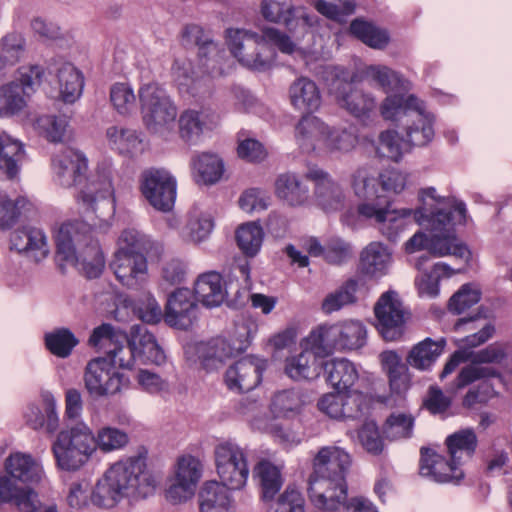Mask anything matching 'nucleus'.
Returning a JSON list of instances; mask_svg holds the SVG:
<instances>
[{
    "instance_id": "nucleus-11",
    "label": "nucleus",
    "mask_w": 512,
    "mask_h": 512,
    "mask_svg": "<svg viewBox=\"0 0 512 512\" xmlns=\"http://www.w3.org/2000/svg\"><path fill=\"white\" fill-rule=\"evenodd\" d=\"M43 74V68L38 65L23 68L19 79L0 86V117H11L24 110Z\"/></svg>"
},
{
    "instance_id": "nucleus-58",
    "label": "nucleus",
    "mask_w": 512,
    "mask_h": 512,
    "mask_svg": "<svg viewBox=\"0 0 512 512\" xmlns=\"http://www.w3.org/2000/svg\"><path fill=\"white\" fill-rule=\"evenodd\" d=\"M481 290L474 283H466L452 295L449 300V311L454 314H462L470 307L477 304L481 299Z\"/></svg>"
},
{
    "instance_id": "nucleus-25",
    "label": "nucleus",
    "mask_w": 512,
    "mask_h": 512,
    "mask_svg": "<svg viewBox=\"0 0 512 512\" xmlns=\"http://www.w3.org/2000/svg\"><path fill=\"white\" fill-rule=\"evenodd\" d=\"M10 249L35 262L45 259L50 252L45 232L33 226H24L14 230L10 235Z\"/></svg>"
},
{
    "instance_id": "nucleus-7",
    "label": "nucleus",
    "mask_w": 512,
    "mask_h": 512,
    "mask_svg": "<svg viewBox=\"0 0 512 512\" xmlns=\"http://www.w3.org/2000/svg\"><path fill=\"white\" fill-rule=\"evenodd\" d=\"M512 374V344L495 342L471 356V364L463 367L455 379V388L489 378H502L501 370Z\"/></svg>"
},
{
    "instance_id": "nucleus-13",
    "label": "nucleus",
    "mask_w": 512,
    "mask_h": 512,
    "mask_svg": "<svg viewBox=\"0 0 512 512\" xmlns=\"http://www.w3.org/2000/svg\"><path fill=\"white\" fill-rule=\"evenodd\" d=\"M214 457L221 484L232 490L243 488L249 476L246 450L235 442L225 441L215 447Z\"/></svg>"
},
{
    "instance_id": "nucleus-53",
    "label": "nucleus",
    "mask_w": 512,
    "mask_h": 512,
    "mask_svg": "<svg viewBox=\"0 0 512 512\" xmlns=\"http://www.w3.org/2000/svg\"><path fill=\"white\" fill-rule=\"evenodd\" d=\"M318 366L316 357L306 349L286 360L285 372L294 380L312 379L318 375Z\"/></svg>"
},
{
    "instance_id": "nucleus-8",
    "label": "nucleus",
    "mask_w": 512,
    "mask_h": 512,
    "mask_svg": "<svg viewBox=\"0 0 512 512\" xmlns=\"http://www.w3.org/2000/svg\"><path fill=\"white\" fill-rule=\"evenodd\" d=\"M94 449L93 431L83 422L61 431L52 445L57 466L66 471L79 469L87 462Z\"/></svg>"
},
{
    "instance_id": "nucleus-42",
    "label": "nucleus",
    "mask_w": 512,
    "mask_h": 512,
    "mask_svg": "<svg viewBox=\"0 0 512 512\" xmlns=\"http://www.w3.org/2000/svg\"><path fill=\"white\" fill-rule=\"evenodd\" d=\"M363 74L366 79L374 82L385 92L395 91V95L403 96L401 92L410 88V83L407 80L387 66L370 65L364 69Z\"/></svg>"
},
{
    "instance_id": "nucleus-34",
    "label": "nucleus",
    "mask_w": 512,
    "mask_h": 512,
    "mask_svg": "<svg viewBox=\"0 0 512 512\" xmlns=\"http://www.w3.org/2000/svg\"><path fill=\"white\" fill-rule=\"evenodd\" d=\"M392 262V253L381 242L369 243L360 254V269L363 274L379 278L388 272Z\"/></svg>"
},
{
    "instance_id": "nucleus-49",
    "label": "nucleus",
    "mask_w": 512,
    "mask_h": 512,
    "mask_svg": "<svg viewBox=\"0 0 512 512\" xmlns=\"http://www.w3.org/2000/svg\"><path fill=\"white\" fill-rule=\"evenodd\" d=\"M350 31L357 39L373 49L382 50L390 42L387 30L362 19L352 21Z\"/></svg>"
},
{
    "instance_id": "nucleus-44",
    "label": "nucleus",
    "mask_w": 512,
    "mask_h": 512,
    "mask_svg": "<svg viewBox=\"0 0 512 512\" xmlns=\"http://www.w3.org/2000/svg\"><path fill=\"white\" fill-rule=\"evenodd\" d=\"M193 172L196 174L197 181L204 184H215L224 173V163L222 159L212 153H201L191 159Z\"/></svg>"
},
{
    "instance_id": "nucleus-30",
    "label": "nucleus",
    "mask_w": 512,
    "mask_h": 512,
    "mask_svg": "<svg viewBox=\"0 0 512 512\" xmlns=\"http://www.w3.org/2000/svg\"><path fill=\"white\" fill-rule=\"evenodd\" d=\"M8 473L0 475V505L13 504L21 512H35L40 506L38 493L27 486H19Z\"/></svg>"
},
{
    "instance_id": "nucleus-50",
    "label": "nucleus",
    "mask_w": 512,
    "mask_h": 512,
    "mask_svg": "<svg viewBox=\"0 0 512 512\" xmlns=\"http://www.w3.org/2000/svg\"><path fill=\"white\" fill-rule=\"evenodd\" d=\"M255 476L259 479L262 498L270 501L279 492L283 485L280 470L269 461H260L255 469Z\"/></svg>"
},
{
    "instance_id": "nucleus-26",
    "label": "nucleus",
    "mask_w": 512,
    "mask_h": 512,
    "mask_svg": "<svg viewBox=\"0 0 512 512\" xmlns=\"http://www.w3.org/2000/svg\"><path fill=\"white\" fill-rule=\"evenodd\" d=\"M240 285H234L230 279L223 285L222 277L218 272L209 271L198 276L194 284V296L206 307L219 306L226 295L237 294Z\"/></svg>"
},
{
    "instance_id": "nucleus-60",
    "label": "nucleus",
    "mask_w": 512,
    "mask_h": 512,
    "mask_svg": "<svg viewBox=\"0 0 512 512\" xmlns=\"http://www.w3.org/2000/svg\"><path fill=\"white\" fill-rule=\"evenodd\" d=\"M343 420H355L369 411L371 398L357 390L344 391Z\"/></svg>"
},
{
    "instance_id": "nucleus-18",
    "label": "nucleus",
    "mask_w": 512,
    "mask_h": 512,
    "mask_svg": "<svg viewBox=\"0 0 512 512\" xmlns=\"http://www.w3.org/2000/svg\"><path fill=\"white\" fill-rule=\"evenodd\" d=\"M105 354L98 358H106L107 366L118 368H131L138 356L128 344L126 333L116 330L109 324L98 326V352Z\"/></svg>"
},
{
    "instance_id": "nucleus-3",
    "label": "nucleus",
    "mask_w": 512,
    "mask_h": 512,
    "mask_svg": "<svg viewBox=\"0 0 512 512\" xmlns=\"http://www.w3.org/2000/svg\"><path fill=\"white\" fill-rule=\"evenodd\" d=\"M104 485L111 503L103 505L112 507L123 498L133 502L153 495L157 481L146 459L137 455L112 464L104 474Z\"/></svg>"
},
{
    "instance_id": "nucleus-29",
    "label": "nucleus",
    "mask_w": 512,
    "mask_h": 512,
    "mask_svg": "<svg viewBox=\"0 0 512 512\" xmlns=\"http://www.w3.org/2000/svg\"><path fill=\"white\" fill-rule=\"evenodd\" d=\"M420 474L438 483L458 482L464 473L452 460L429 448H421Z\"/></svg>"
},
{
    "instance_id": "nucleus-31",
    "label": "nucleus",
    "mask_w": 512,
    "mask_h": 512,
    "mask_svg": "<svg viewBox=\"0 0 512 512\" xmlns=\"http://www.w3.org/2000/svg\"><path fill=\"white\" fill-rule=\"evenodd\" d=\"M128 344L133 349L138 360L144 364H161L165 355L158 345L154 335L143 325H133L130 331Z\"/></svg>"
},
{
    "instance_id": "nucleus-43",
    "label": "nucleus",
    "mask_w": 512,
    "mask_h": 512,
    "mask_svg": "<svg viewBox=\"0 0 512 512\" xmlns=\"http://www.w3.org/2000/svg\"><path fill=\"white\" fill-rule=\"evenodd\" d=\"M381 363L389 378L392 392L401 394L409 387L408 367L394 351H384L380 355Z\"/></svg>"
},
{
    "instance_id": "nucleus-33",
    "label": "nucleus",
    "mask_w": 512,
    "mask_h": 512,
    "mask_svg": "<svg viewBox=\"0 0 512 512\" xmlns=\"http://www.w3.org/2000/svg\"><path fill=\"white\" fill-rule=\"evenodd\" d=\"M44 410L35 404H30L24 412L26 424L33 430L44 429L46 433L53 434L59 428V418L56 412V401L52 394L43 396Z\"/></svg>"
},
{
    "instance_id": "nucleus-51",
    "label": "nucleus",
    "mask_w": 512,
    "mask_h": 512,
    "mask_svg": "<svg viewBox=\"0 0 512 512\" xmlns=\"http://www.w3.org/2000/svg\"><path fill=\"white\" fill-rule=\"evenodd\" d=\"M306 349L316 358L325 357L338 350L334 325L321 326L306 338Z\"/></svg>"
},
{
    "instance_id": "nucleus-5",
    "label": "nucleus",
    "mask_w": 512,
    "mask_h": 512,
    "mask_svg": "<svg viewBox=\"0 0 512 512\" xmlns=\"http://www.w3.org/2000/svg\"><path fill=\"white\" fill-rule=\"evenodd\" d=\"M51 167L56 182L63 187L76 189L75 199L84 212H94L96 203V181L88 177V161L85 155L65 148L53 155Z\"/></svg>"
},
{
    "instance_id": "nucleus-36",
    "label": "nucleus",
    "mask_w": 512,
    "mask_h": 512,
    "mask_svg": "<svg viewBox=\"0 0 512 512\" xmlns=\"http://www.w3.org/2000/svg\"><path fill=\"white\" fill-rule=\"evenodd\" d=\"M24 157L22 144L4 131H0V176L14 180L20 172Z\"/></svg>"
},
{
    "instance_id": "nucleus-15",
    "label": "nucleus",
    "mask_w": 512,
    "mask_h": 512,
    "mask_svg": "<svg viewBox=\"0 0 512 512\" xmlns=\"http://www.w3.org/2000/svg\"><path fill=\"white\" fill-rule=\"evenodd\" d=\"M176 179L164 168H150L140 176V190L148 203L158 211L172 210L176 199Z\"/></svg>"
},
{
    "instance_id": "nucleus-10",
    "label": "nucleus",
    "mask_w": 512,
    "mask_h": 512,
    "mask_svg": "<svg viewBox=\"0 0 512 512\" xmlns=\"http://www.w3.org/2000/svg\"><path fill=\"white\" fill-rule=\"evenodd\" d=\"M138 97L143 121L150 131L160 133L174 124L177 108L158 84H144Z\"/></svg>"
},
{
    "instance_id": "nucleus-20",
    "label": "nucleus",
    "mask_w": 512,
    "mask_h": 512,
    "mask_svg": "<svg viewBox=\"0 0 512 512\" xmlns=\"http://www.w3.org/2000/svg\"><path fill=\"white\" fill-rule=\"evenodd\" d=\"M109 266L117 280L129 289H140L148 280L147 260L141 253L116 251Z\"/></svg>"
},
{
    "instance_id": "nucleus-54",
    "label": "nucleus",
    "mask_w": 512,
    "mask_h": 512,
    "mask_svg": "<svg viewBox=\"0 0 512 512\" xmlns=\"http://www.w3.org/2000/svg\"><path fill=\"white\" fill-rule=\"evenodd\" d=\"M263 238V229L255 222L244 223L236 231L237 245L248 257H254L259 252Z\"/></svg>"
},
{
    "instance_id": "nucleus-4",
    "label": "nucleus",
    "mask_w": 512,
    "mask_h": 512,
    "mask_svg": "<svg viewBox=\"0 0 512 512\" xmlns=\"http://www.w3.org/2000/svg\"><path fill=\"white\" fill-rule=\"evenodd\" d=\"M57 254L88 279L96 278V238L92 225L74 220L61 223L54 233Z\"/></svg>"
},
{
    "instance_id": "nucleus-57",
    "label": "nucleus",
    "mask_w": 512,
    "mask_h": 512,
    "mask_svg": "<svg viewBox=\"0 0 512 512\" xmlns=\"http://www.w3.org/2000/svg\"><path fill=\"white\" fill-rule=\"evenodd\" d=\"M124 385V376L115 367L107 366L106 358H98V395H113Z\"/></svg>"
},
{
    "instance_id": "nucleus-24",
    "label": "nucleus",
    "mask_w": 512,
    "mask_h": 512,
    "mask_svg": "<svg viewBox=\"0 0 512 512\" xmlns=\"http://www.w3.org/2000/svg\"><path fill=\"white\" fill-rule=\"evenodd\" d=\"M172 77L178 91L183 96L201 98L210 93V77L197 75L191 60L186 57H179L174 60Z\"/></svg>"
},
{
    "instance_id": "nucleus-23",
    "label": "nucleus",
    "mask_w": 512,
    "mask_h": 512,
    "mask_svg": "<svg viewBox=\"0 0 512 512\" xmlns=\"http://www.w3.org/2000/svg\"><path fill=\"white\" fill-rule=\"evenodd\" d=\"M4 470L14 480L27 485V487L40 485L46 480L41 460L30 453L21 451L10 453L4 461Z\"/></svg>"
},
{
    "instance_id": "nucleus-45",
    "label": "nucleus",
    "mask_w": 512,
    "mask_h": 512,
    "mask_svg": "<svg viewBox=\"0 0 512 512\" xmlns=\"http://www.w3.org/2000/svg\"><path fill=\"white\" fill-rule=\"evenodd\" d=\"M451 460L458 466L470 459L477 447V437L473 430H460L446 439Z\"/></svg>"
},
{
    "instance_id": "nucleus-62",
    "label": "nucleus",
    "mask_w": 512,
    "mask_h": 512,
    "mask_svg": "<svg viewBox=\"0 0 512 512\" xmlns=\"http://www.w3.org/2000/svg\"><path fill=\"white\" fill-rule=\"evenodd\" d=\"M182 39L185 45H196L199 47V57H207L208 54L216 53L217 46L211 40L203 28L196 24L187 25L182 32Z\"/></svg>"
},
{
    "instance_id": "nucleus-1",
    "label": "nucleus",
    "mask_w": 512,
    "mask_h": 512,
    "mask_svg": "<svg viewBox=\"0 0 512 512\" xmlns=\"http://www.w3.org/2000/svg\"><path fill=\"white\" fill-rule=\"evenodd\" d=\"M421 207L414 211V220L432 231L427 244L429 254L437 257L453 255L460 259H469L470 251L448 228L451 224H463L466 221V206L453 197H441L434 187L419 192Z\"/></svg>"
},
{
    "instance_id": "nucleus-28",
    "label": "nucleus",
    "mask_w": 512,
    "mask_h": 512,
    "mask_svg": "<svg viewBox=\"0 0 512 512\" xmlns=\"http://www.w3.org/2000/svg\"><path fill=\"white\" fill-rule=\"evenodd\" d=\"M327 136L328 125L311 113L303 115L295 125L294 138L304 153L323 152Z\"/></svg>"
},
{
    "instance_id": "nucleus-52",
    "label": "nucleus",
    "mask_w": 512,
    "mask_h": 512,
    "mask_svg": "<svg viewBox=\"0 0 512 512\" xmlns=\"http://www.w3.org/2000/svg\"><path fill=\"white\" fill-rule=\"evenodd\" d=\"M34 126L50 142H63L70 134L65 116L43 115L35 120Z\"/></svg>"
},
{
    "instance_id": "nucleus-40",
    "label": "nucleus",
    "mask_w": 512,
    "mask_h": 512,
    "mask_svg": "<svg viewBox=\"0 0 512 512\" xmlns=\"http://www.w3.org/2000/svg\"><path fill=\"white\" fill-rule=\"evenodd\" d=\"M54 72L59 86V94L66 103L75 102L81 95L83 79L77 68L69 62H56Z\"/></svg>"
},
{
    "instance_id": "nucleus-2",
    "label": "nucleus",
    "mask_w": 512,
    "mask_h": 512,
    "mask_svg": "<svg viewBox=\"0 0 512 512\" xmlns=\"http://www.w3.org/2000/svg\"><path fill=\"white\" fill-rule=\"evenodd\" d=\"M350 455L338 446L322 447L313 459V472L308 480V497L323 512H336L347 499L346 474Z\"/></svg>"
},
{
    "instance_id": "nucleus-55",
    "label": "nucleus",
    "mask_w": 512,
    "mask_h": 512,
    "mask_svg": "<svg viewBox=\"0 0 512 512\" xmlns=\"http://www.w3.org/2000/svg\"><path fill=\"white\" fill-rule=\"evenodd\" d=\"M358 282L355 279H349L342 286L332 293H329L322 302V310L326 314H331L340 310L346 305L356 302V292Z\"/></svg>"
},
{
    "instance_id": "nucleus-17",
    "label": "nucleus",
    "mask_w": 512,
    "mask_h": 512,
    "mask_svg": "<svg viewBox=\"0 0 512 512\" xmlns=\"http://www.w3.org/2000/svg\"><path fill=\"white\" fill-rule=\"evenodd\" d=\"M377 330L386 341H395L404 333L407 312L394 291L381 295L374 306Z\"/></svg>"
},
{
    "instance_id": "nucleus-39",
    "label": "nucleus",
    "mask_w": 512,
    "mask_h": 512,
    "mask_svg": "<svg viewBox=\"0 0 512 512\" xmlns=\"http://www.w3.org/2000/svg\"><path fill=\"white\" fill-rule=\"evenodd\" d=\"M214 119V112L207 108L184 111L178 120L180 137L185 142H195Z\"/></svg>"
},
{
    "instance_id": "nucleus-59",
    "label": "nucleus",
    "mask_w": 512,
    "mask_h": 512,
    "mask_svg": "<svg viewBox=\"0 0 512 512\" xmlns=\"http://www.w3.org/2000/svg\"><path fill=\"white\" fill-rule=\"evenodd\" d=\"M408 144L403 138H400L395 131H384L379 136L377 153L379 156L399 161L404 152L408 151Z\"/></svg>"
},
{
    "instance_id": "nucleus-37",
    "label": "nucleus",
    "mask_w": 512,
    "mask_h": 512,
    "mask_svg": "<svg viewBox=\"0 0 512 512\" xmlns=\"http://www.w3.org/2000/svg\"><path fill=\"white\" fill-rule=\"evenodd\" d=\"M327 382L337 391H347L359 378L355 364L346 358H334L323 365Z\"/></svg>"
},
{
    "instance_id": "nucleus-12",
    "label": "nucleus",
    "mask_w": 512,
    "mask_h": 512,
    "mask_svg": "<svg viewBox=\"0 0 512 512\" xmlns=\"http://www.w3.org/2000/svg\"><path fill=\"white\" fill-rule=\"evenodd\" d=\"M412 209H392L391 203L380 199L364 200L357 206V215L361 220L368 221L377 227L389 240L394 241L398 233L404 228L407 219L414 217Z\"/></svg>"
},
{
    "instance_id": "nucleus-64",
    "label": "nucleus",
    "mask_w": 512,
    "mask_h": 512,
    "mask_svg": "<svg viewBox=\"0 0 512 512\" xmlns=\"http://www.w3.org/2000/svg\"><path fill=\"white\" fill-rule=\"evenodd\" d=\"M382 192L399 194L411 185V175L395 168L384 169L378 174Z\"/></svg>"
},
{
    "instance_id": "nucleus-46",
    "label": "nucleus",
    "mask_w": 512,
    "mask_h": 512,
    "mask_svg": "<svg viewBox=\"0 0 512 512\" xmlns=\"http://www.w3.org/2000/svg\"><path fill=\"white\" fill-rule=\"evenodd\" d=\"M351 187L355 196L363 201L381 199L378 176H375L373 169L370 167H359L353 172Z\"/></svg>"
},
{
    "instance_id": "nucleus-16",
    "label": "nucleus",
    "mask_w": 512,
    "mask_h": 512,
    "mask_svg": "<svg viewBox=\"0 0 512 512\" xmlns=\"http://www.w3.org/2000/svg\"><path fill=\"white\" fill-rule=\"evenodd\" d=\"M250 345L249 335L245 339L214 338L207 342H199L189 346L186 354L193 353L206 370L217 369L226 360L238 356Z\"/></svg>"
},
{
    "instance_id": "nucleus-35",
    "label": "nucleus",
    "mask_w": 512,
    "mask_h": 512,
    "mask_svg": "<svg viewBox=\"0 0 512 512\" xmlns=\"http://www.w3.org/2000/svg\"><path fill=\"white\" fill-rule=\"evenodd\" d=\"M227 485L216 481L207 482L200 494L201 512H235V504Z\"/></svg>"
},
{
    "instance_id": "nucleus-32",
    "label": "nucleus",
    "mask_w": 512,
    "mask_h": 512,
    "mask_svg": "<svg viewBox=\"0 0 512 512\" xmlns=\"http://www.w3.org/2000/svg\"><path fill=\"white\" fill-rule=\"evenodd\" d=\"M275 194L290 207H301L310 199L309 187L297 174L285 172L275 180Z\"/></svg>"
},
{
    "instance_id": "nucleus-19",
    "label": "nucleus",
    "mask_w": 512,
    "mask_h": 512,
    "mask_svg": "<svg viewBox=\"0 0 512 512\" xmlns=\"http://www.w3.org/2000/svg\"><path fill=\"white\" fill-rule=\"evenodd\" d=\"M266 361L254 356H247L230 365L224 382L230 391L244 393L255 389L262 381Z\"/></svg>"
},
{
    "instance_id": "nucleus-6",
    "label": "nucleus",
    "mask_w": 512,
    "mask_h": 512,
    "mask_svg": "<svg viewBox=\"0 0 512 512\" xmlns=\"http://www.w3.org/2000/svg\"><path fill=\"white\" fill-rule=\"evenodd\" d=\"M381 114L386 120L402 122L406 132L404 140L409 149L424 146L433 138V119L425 113L423 102L414 95L387 96L381 105Z\"/></svg>"
},
{
    "instance_id": "nucleus-41",
    "label": "nucleus",
    "mask_w": 512,
    "mask_h": 512,
    "mask_svg": "<svg viewBox=\"0 0 512 512\" xmlns=\"http://www.w3.org/2000/svg\"><path fill=\"white\" fill-rule=\"evenodd\" d=\"M445 345L446 340L444 338L437 341L426 338L410 350L406 358L407 364L418 370H427L442 354Z\"/></svg>"
},
{
    "instance_id": "nucleus-27",
    "label": "nucleus",
    "mask_w": 512,
    "mask_h": 512,
    "mask_svg": "<svg viewBox=\"0 0 512 512\" xmlns=\"http://www.w3.org/2000/svg\"><path fill=\"white\" fill-rule=\"evenodd\" d=\"M305 178L314 183V197L322 209L338 210L342 207L345 195L341 186L326 171L312 167Z\"/></svg>"
},
{
    "instance_id": "nucleus-14",
    "label": "nucleus",
    "mask_w": 512,
    "mask_h": 512,
    "mask_svg": "<svg viewBox=\"0 0 512 512\" xmlns=\"http://www.w3.org/2000/svg\"><path fill=\"white\" fill-rule=\"evenodd\" d=\"M330 73L333 76L330 93L342 108L355 117L364 116L375 108L373 97L353 87L354 75L348 69L335 66Z\"/></svg>"
},
{
    "instance_id": "nucleus-61",
    "label": "nucleus",
    "mask_w": 512,
    "mask_h": 512,
    "mask_svg": "<svg viewBox=\"0 0 512 512\" xmlns=\"http://www.w3.org/2000/svg\"><path fill=\"white\" fill-rule=\"evenodd\" d=\"M132 309L137 318L147 324H157L164 318L161 306L150 293H144L138 298Z\"/></svg>"
},
{
    "instance_id": "nucleus-22",
    "label": "nucleus",
    "mask_w": 512,
    "mask_h": 512,
    "mask_svg": "<svg viewBox=\"0 0 512 512\" xmlns=\"http://www.w3.org/2000/svg\"><path fill=\"white\" fill-rule=\"evenodd\" d=\"M261 13L270 22L284 24L290 31L299 29L302 33L316 21L303 7H294L292 2H263Z\"/></svg>"
},
{
    "instance_id": "nucleus-63",
    "label": "nucleus",
    "mask_w": 512,
    "mask_h": 512,
    "mask_svg": "<svg viewBox=\"0 0 512 512\" xmlns=\"http://www.w3.org/2000/svg\"><path fill=\"white\" fill-rule=\"evenodd\" d=\"M414 418L404 413H393L383 426V432L392 440L409 438L412 435Z\"/></svg>"
},
{
    "instance_id": "nucleus-48",
    "label": "nucleus",
    "mask_w": 512,
    "mask_h": 512,
    "mask_svg": "<svg viewBox=\"0 0 512 512\" xmlns=\"http://www.w3.org/2000/svg\"><path fill=\"white\" fill-rule=\"evenodd\" d=\"M44 344L52 355L66 359L79 344V340L70 329L61 327L45 333Z\"/></svg>"
},
{
    "instance_id": "nucleus-56",
    "label": "nucleus",
    "mask_w": 512,
    "mask_h": 512,
    "mask_svg": "<svg viewBox=\"0 0 512 512\" xmlns=\"http://www.w3.org/2000/svg\"><path fill=\"white\" fill-rule=\"evenodd\" d=\"M304 401L299 391L294 389L276 393L272 399V412L277 417H289L300 412Z\"/></svg>"
},
{
    "instance_id": "nucleus-47",
    "label": "nucleus",
    "mask_w": 512,
    "mask_h": 512,
    "mask_svg": "<svg viewBox=\"0 0 512 512\" xmlns=\"http://www.w3.org/2000/svg\"><path fill=\"white\" fill-rule=\"evenodd\" d=\"M338 350H356L363 347L367 331L360 321H346L334 325Z\"/></svg>"
},
{
    "instance_id": "nucleus-9",
    "label": "nucleus",
    "mask_w": 512,
    "mask_h": 512,
    "mask_svg": "<svg viewBox=\"0 0 512 512\" xmlns=\"http://www.w3.org/2000/svg\"><path fill=\"white\" fill-rule=\"evenodd\" d=\"M228 46L238 61L251 69L266 70L274 59V50L266 45L264 32L262 35L245 30H227Z\"/></svg>"
},
{
    "instance_id": "nucleus-38",
    "label": "nucleus",
    "mask_w": 512,
    "mask_h": 512,
    "mask_svg": "<svg viewBox=\"0 0 512 512\" xmlns=\"http://www.w3.org/2000/svg\"><path fill=\"white\" fill-rule=\"evenodd\" d=\"M289 98L295 109L309 113L321 105V95L316 83L306 77L298 78L291 84Z\"/></svg>"
},
{
    "instance_id": "nucleus-21",
    "label": "nucleus",
    "mask_w": 512,
    "mask_h": 512,
    "mask_svg": "<svg viewBox=\"0 0 512 512\" xmlns=\"http://www.w3.org/2000/svg\"><path fill=\"white\" fill-rule=\"evenodd\" d=\"M198 306L196 298L188 288H179L167 299L164 321L171 327L186 330L197 319Z\"/></svg>"
}]
</instances>
